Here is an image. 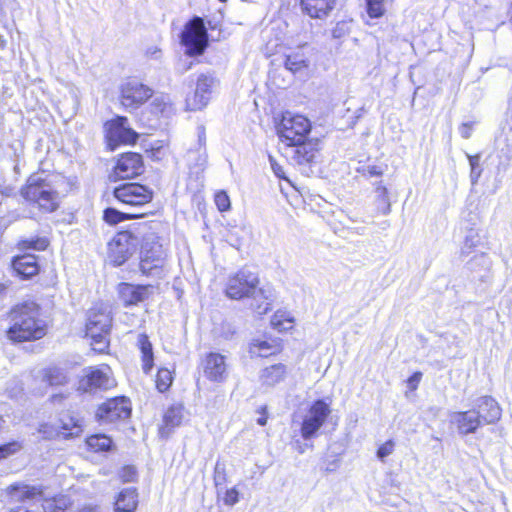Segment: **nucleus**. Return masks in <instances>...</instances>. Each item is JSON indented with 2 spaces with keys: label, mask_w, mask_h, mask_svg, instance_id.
I'll list each match as a JSON object with an SVG mask.
<instances>
[{
  "label": "nucleus",
  "mask_w": 512,
  "mask_h": 512,
  "mask_svg": "<svg viewBox=\"0 0 512 512\" xmlns=\"http://www.w3.org/2000/svg\"><path fill=\"white\" fill-rule=\"evenodd\" d=\"M451 423L456 425L458 433L463 436L474 434L478 428L483 426L481 420L477 418L475 411L471 409L463 412H454L451 415Z\"/></svg>",
  "instance_id": "nucleus-21"
},
{
  "label": "nucleus",
  "mask_w": 512,
  "mask_h": 512,
  "mask_svg": "<svg viewBox=\"0 0 512 512\" xmlns=\"http://www.w3.org/2000/svg\"><path fill=\"white\" fill-rule=\"evenodd\" d=\"M49 245V240L46 237L35 236L27 239H22L18 242L17 248L21 251L35 250L44 251Z\"/></svg>",
  "instance_id": "nucleus-30"
},
{
  "label": "nucleus",
  "mask_w": 512,
  "mask_h": 512,
  "mask_svg": "<svg viewBox=\"0 0 512 512\" xmlns=\"http://www.w3.org/2000/svg\"><path fill=\"white\" fill-rule=\"evenodd\" d=\"M172 383V374L170 370L161 368L157 372L156 376V387L159 392L163 393L167 391Z\"/></svg>",
  "instance_id": "nucleus-35"
},
{
  "label": "nucleus",
  "mask_w": 512,
  "mask_h": 512,
  "mask_svg": "<svg viewBox=\"0 0 512 512\" xmlns=\"http://www.w3.org/2000/svg\"><path fill=\"white\" fill-rule=\"evenodd\" d=\"M43 381L49 386H60L67 383V376L61 368L52 367L45 370Z\"/></svg>",
  "instance_id": "nucleus-32"
},
{
  "label": "nucleus",
  "mask_w": 512,
  "mask_h": 512,
  "mask_svg": "<svg viewBox=\"0 0 512 512\" xmlns=\"http://www.w3.org/2000/svg\"><path fill=\"white\" fill-rule=\"evenodd\" d=\"M258 276L247 268L240 269L234 276L230 277L226 286V295L235 300L245 297H252L255 300L258 296L269 299L265 288H257Z\"/></svg>",
  "instance_id": "nucleus-5"
},
{
  "label": "nucleus",
  "mask_w": 512,
  "mask_h": 512,
  "mask_svg": "<svg viewBox=\"0 0 512 512\" xmlns=\"http://www.w3.org/2000/svg\"><path fill=\"white\" fill-rule=\"evenodd\" d=\"M114 197L127 205L142 206L152 201L153 192L139 183H124L114 188Z\"/></svg>",
  "instance_id": "nucleus-13"
},
{
  "label": "nucleus",
  "mask_w": 512,
  "mask_h": 512,
  "mask_svg": "<svg viewBox=\"0 0 512 512\" xmlns=\"http://www.w3.org/2000/svg\"><path fill=\"white\" fill-rule=\"evenodd\" d=\"M267 423V416L263 415L257 419V424L264 426Z\"/></svg>",
  "instance_id": "nucleus-56"
},
{
  "label": "nucleus",
  "mask_w": 512,
  "mask_h": 512,
  "mask_svg": "<svg viewBox=\"0 0 512 512\" xmlns=\"http://www.w3.org/2000/svg\"><path fill=\"white\" fill-rule=\"evenodd\" d=\"M107 144L111 150H114L120 144H134L139 138V134L128 124V119L124 116L107 121L104 125Z\"/></svg>",
  "instance_id": "nucleus-9"
},
{
  "label": "nucleus",
  "mask_w": 512,
  "mask_h": 512,
  "mask_svg": "<svg viewBox=\"0 0 512 512\" xmlns=\"http://www.w3.org/2000/svg\"><path fill=\"white\" fill-rule=\"evenodd\" d=\"M272 324L278 329H288V327L284 326L283 323L277 319V316L272 320Z\"/></svg>",
  "instance_id": "nucleus-53"
},
{
  "label": "nucleus",
  "mask_w": 512,
  "mask_h": 512,
  "mask_svg": "<svg viewBox=\"0 0 512 512\" xmlns=\"http://www.w3.org/2000/svg\"><path fill=\"white\" fill-rule=\"evenodd\" d=\"M183 417V407L181 405L169 407L163 417L164 425L159 430L160 435L168 438L173 429L181 425Z\"/></svg>",
  "instance_id": "nucleus-24"
},
{
  "label": "nucleus",
  "mask_w": 512,
  "mask_h": 512,
  "mask_svg": "<svg viewBox=\"0 0 512 512\" xmlns=\"http://www.w3.org/2000/svg\"><path fill=\"white\" fill-rule=\"evenodd\" d=\"M373 185L377 210L383 215L389 214L391 211V203L387 187L383 185L382 181L375 182Z\"/></svg>",
  "instance_id": "nucleus-28"
},
{
  "label": "nucleus",
  "mask_w": 512,
  "mask_h": 512,
  "mask_svg": "<svg viewBox=\"0 0 512 512\" xmlns=\"http://www.w3.org/2000/svg\"><path fill=\"white\" fill-rule=\"evenodd\" d=\"M269 162L274 174L280 179H287L283 170V167L276 162V160L269 156Z\"/></svg>",
  "instance_id": "nucleus-47"
},
{
  "label": "nucleus",
  "mask_w": 512,
  "mask_h": 512,
  "mask_svg": "<svg viewBox=\"0 0 512 512\" xmlns=\"http://www.w3.org/2000/svg\"><path fill=\"white\" fill-rule=\"evenodd\" d=\"M83 512H99L97 507H86Z\"/></svg>",
  "instance_id": "nucleus-59"
},
{
  "label": "nucleus",
  "mask_w": 512,
  "mask_h": 512,
  "mask_svg": "<svg viewBox=\"0 0 512 512\" xmlns=\"http://www.w3.org/2000/svg\"><path fill=\"white\" fill-rule=\"evenodd\" d=\"M38 431L42 435L43 439H47V440L53 439V438L59 436V434H60L56 428H54L53 426H51L49 424L40 425Z\"/></svg>",
  "instance_id": "nucleus-44"
},
{
  "label": "nucleus",
  "mask_w": 512,
  "mask_h": 512,
  "mask_svg": "<svg viewBox=\"0 0 512 512\" xmlns=\"http://www.w3.org/2000/svg\"><path fill=\"white\" fill-rule=\"evenodd\" d=\"M132 408L130 400L125 397H115L102 403L96 412V417L103 423H114L126 420L131 416Z\"/></svg>",
  "instance_id": "nucleus-12"
},
{
  "label": "nucleus",
  "mask_w": 512,
  "mask_h": 512,
  "mask_svg": "<svg viewBox=\"0 0 512 512\" xmlns=\"http://www.w3.org/2000/svg\"><path fill=\"white\" fill-rule=\"evenodd\" d=\"M142 156L136 152L123 153L117 159L110 179L113 181L132 179L144 172Z\"/></svg>",
  "instance_id": "nucleus-14"
},
{
  "label": "nucleus",
  "mask_w": 512,
  "mask_h": 512,
  "mask_svg": "<svg viewBox=\"0 0 512 512\" xmlns=\"http://www.w3.org/2000/svg\"><path fill=\"white\" fill-rule=\"evenodd\" d=\"M344 26L345 25L343 23H338L335 26V28H333V30H332L333 38H341L345 34Z\"/></svg>",
  "instance_id": "nucleus-50"
},
{
  "label": "nucleus",
  "mask_w": 512,
  "mask_h": 512,
  "mask_svg": "<svg viewBox=\"0 0 512 512\" xmlns=\"http://www.w3.org/2000/svg\"><path fill=\"white\" fill-rule=\"evenodd\" d=\"M138 506L137 489L130 487L123 489L115 501V512H135Z\"/></svg>",
  "instance_id": "nucleus-25"
},
{
  "label": "nucleus",
  "mask_w": 512,
  "mask_h": 512,
  "mask_svg": "<svg viewBox=\"0 0 512 512\" xmlns=\"http://www.w3.org/2000/svg\"><path fill=\"white\" fill-rule=\"evenodd\" d=\"M285 375L286 366L282 363H278L264 368L261 371L260 379L264 385L275 386L285 378Z\"/></svg>",
  "instance_id": "nucleus-26"
},
{
  "label": "nucleus",
  "mask_w": 512,
  "mask_h": 512,
  "mask_svg": "<svg viewBox=\"0 0 512 512\" xmlns=\"http://www.w3.org/2000/svg\"><path fill=\"white\" fill-rule=\"evenodd\" d=\"M166 254L158 242H146L141 249L139 269L145 276L161 277Z\"/></svg>",
  "instance_id": "nucleus-8"
},
{
  "label": "nucleus",
  "mask_w": 512,
  "mask_h": 512,
  "mask_svg": "<svg viewBox=\"0 0 512 512\" xmlns=\"http://www.w3.org/2000/svg\"><path fill=\"white\" fill-rule=\"evenodd\" d=\"M138 344L142 353V369L144 373L148 374L154 365L152 344L145 334L139 335Z\"/></svg>",
  "instance_id": "nucleus-27"
},
{
  "label": "nucleus",
  "mask_w": 512,
  "mask_h": 512,
  "mask_svg": "<svg viewBox=\"0 0 512 512\" xmlns=\"http://www.w3.org/2000/svg\"><path fill=\"white\" fill-rule=\"evenodd\" d=\"M109 370V368L107 371L97 368L85 370V374L79 380L78 390L83 393L95 394L115 387L116 381Z\"/></svg>",
  "instance_id": "nucleus-11"
},
{
  "label": "nucleus",
  "mask_w": 512,
  "mask_h": 512,
  "mask_svg": "<svg viewBox=\"0 0 512 512\" xmlns=\"http://www.w3.org/2000/svg\"><path fill=\"white\" fill-rule=\"evenodd\" d=\"M473 245H474L473 241L469 237H466L464 246L461 249V253L462 254L469 253V249L472 248Z\"/></svg>",
  "instance_id": "nucleus-52"
},
{
  "label": "nucleus",
  "mask_w": 512,
  "mask_h": 512,
  "mask_svg": "<svg viewBox=\"0 0 512 512\" xmlns=\"http://www.w3.org/2000/svg\"><path fill=\"white\" fill-rule=\"evenodd\" d=\"M137 217H139L138 214H130V213H126V212H121L112 207H108L103 211V220L110 225H115L122 221L137 218Z\"/></svg>",
  "instance_id": "nucleus-31"
},
{
  "label": "nucleus",
  "mask_w": 512,
  "mask_h": 512,
  "mask_svg": "<svg viewBox=\"0 0 512 512\" xmlns=\"http://www.w3.org/2000/svg\"><path fill=\"white\" fill-rule=\"evenodd\" d=\"M152 105L155 106L156 108H158V107L160 108L161 103H158V99H154Z\"/></svg>",
  "instance_id": "nucleus-60"
},
{
  "label": "nucleus",
  "mask_w": 512,
  "mask_h": 512,
  "mask_svg": "<svg viewBox=\"0 0 512 512\" xmlns=\"http://www.w3.org/2000/svg\"><path fill=\"white\" fill-rule=\"evenodd\" d=\"M300 9L312 19L325 20L336 8L337 0H300Z\"/></svg>",
  "instance_id": "nucleus-20"
},
{
  "label": "nucleus",
  "mask_w": 512,
  "mask_h": 512,
  "mask_svg": "<svg viewBox=\"0 0 512 512\" xmlns=\"http://www.w3.org/2000/svg\"><path fill=\"white\" fill-rule=\"evenodd\" d=\"M7 493L14 502H25L42 496V488L23 483H15L7 487Z\"/></svg>",
  "instance_id": "nucleus-23"
},
{
  "label": "nucleus",
  "mask_w": 512,
  "mask_h": 512,
  "mask_svg": "<svg viewBox=\"0 0 512 512\" xmlns=\"http://www.w3.org/2000/svg\"><path fill=\"white\" fill-rule=\"evenodd\" d=\"M10 512H33L24 506H17L10 509Z\"/></svg>",
  "instance_id": "nucleus-54"
},
{
  "label": "nucleus",
  "mask_w": 512,
  "mask_h": 512,
  "mask_svg": "<svg viewBox=\"0 0 512 512\" xmlns=\"http://www.w3.org/2000/svg\"><path fill=\"white\" fill-rule=\"evenodd\" d=\"M10 322L7 336L14 342L38 340L46 334V324L39 318V306L34 302L16 305L10 312Z\"/></svg>",
  "instance_id": "nucleus-2"
},
{
  "label": "nucleus",
  "mask_w": 512,
  "mask_h": 512,
  "mask_svg": "<svg viewBox=\"0 0 512 512\" xmlns=\"http://www.w3.org/2000/svg\"><path fill=\"white\" fill-rule=\"evenodd\" d=\"M4 289H5V286H4L3 284H0V293H1L2 291H4Z\"/></svg>",
  "instance_id": "nucleus-63"
},
{
  "label": "nucleus",
  "mask_w": 512,
  "mask_h": 512,
  "mask_svg": "<svg viewBox=\"0 0 512 512\" xmlns=\"http://www.w3.org/2000/svg\"><path fill=\"white\" fill-rule=\"evenodd\" d=\"M310 131L311 123L306 117L290 113L283 115L277 126L281 141L290 148L287 155L296 165H311L318 160V141L307 140Z\"/></svg>",
  "instance_id": "nucleus-1"
},
{
  "label": "nucleus",
  "mask_w": 512,
  "mask_h": 512,
  "mask_svg": "<svg viewBox=\"0 0 512 512\" xmlns=\"http://www.w3.org/2000/svg\"><path fill=\"white\" fill-rule=\"evenodd\" d=\"M6 43H7L6 38L0 34V49L1 50L5 49Z\"/></svg>",
  "instance_id": "nucleus-57"
},
{
  "label": "nucleus",
  "mask_w": 512,
  "mask_h": 512,
  "mask_svg": "<svg viewBox=\"0 0 512 512\" xmlns=\"http://www.w3.org/2000/svg\"><path fill=\"white\" fill-rule=\"evenodd\" d=\"M226 482L225 465L217 462L214 469V483L218 487Z\"/></svg>",
  "instance_id": "nucleus-42"
},
{
  "label": "nucleus",
  "mask_w": 512,
  "mask_h": 512,
  "mask_svg": "<svg viewBox=\"0 0 512 512\" xmlns=\"http://www.w3.org/2000/svg\"><path fill=\"white\" fill-rule=\"evenodd\" d=\"M208 24H209V27H210L211 29H213V28H214V27H213V24H211V22H210V21L208 22Z\"/></svg>",
  "instance_id": "nucleus-64"
},
{
  "label": "nucleus",
  "mask_w": 512,
  "mask_h": 512,
  "mask_svg": "<svg viewBox=\"0 0 512 512\" xmlns=\"http://www.w3.org/2000/svg\"><path fill=\"white\" fill-rule=\"evenodd\" d=\"M22 449V444L18 441H12L3 445H0V460L6 459L11 455H14Z\"/></svg>",
  "instance_id": "nucleus-39"
},
{
  "label": "nucleus",
  "mask_w": 512,
  "mask_h": 512,
  "mask_svg": "<svg viewBox=\"0 0 512 512\" xmlns=\"http://www.w3.org/2000/svg\"><path fill=\"white\" fill-rule=\"evenodd\" d=\"M387 168V165H364L361 168H358L357 171L366 178H372V177H381L385 170Z\"/></svg>",
  "instance_id": "nucleus-37"
},
{
  "label": "nucleus",
  "mask_w": 512,
  "mask_h": 512,
  "mask_svg": "<svg viewBox=\"0 0 512 512\" xmlns=\"http://www.w3.org/2000/svg\"><path fill=\"white\" fill-rule=\"evenodd\" d=\"M11 267L17 277L22 280H28L38 275L40 266L38 257L35 254L24 253L12 258Z\"/></svg>",
  "instance_id": "nucleus-19"
},
{
  "label": "nucleus",
  "mask_w": 512,
  "mask_h": 512,
  "mask_svg": "<svg viewBox=\"0 0 512 512\" xmlns=\"http://www.w3.org/2000/svg\"><path fill=\"white\" fill-rule=\"evenodd\" d=\"M238 491L235 488L229 489L225 492L224 503L229 506H233L238 502Z\"/></svg>",
  "instance_id": "nucleus-46"
},
{
  "label": "nucleus",
  "mask_w": 512,
  "mask_h": 512,
  "mask_svg": "<svg viewBox=\"0 0 512 512\" xmlns=\"http://www.w3.org/2000/svg\"><path fill=\"white\" fill-rule=\"evenodd\" d=\"M330 404L326 399H318L312 403L301 425V435L305 440L317 435L331 413Z\"/></svg>",
  "instance_id": "nucleus-10"
},
{
  "label": "nucleus",
  "mask_w": 512,
  "mask_h": 512,
  "mask_svg": "<svg viewBox=\"0 0 512 512\" xmlns=\"http://www.w3.org/2000/svg\"><path fill=\"white\" fill-rule=\"evenodd\" d=\"M45 512H60L61 508L55 506L52 502H47L44 506Z\"/></svg>",
  "instance_id": "nucleus-51"
},
{
  "label": "nucleus",
  "mask_w": 512,
  "mask_h": 512,
  "mask_svg": "<svg viewBox=\"0 0 512 512\" xmlns=\"http://www.w3.org/2000/svg\"><path fill=\"white\" fill-rule=\"evenodd\" d=\"M216 80L211 75L201 74L196 82V89L192 95L186 98V108L189 111H197L204 108L212 93Z\"/></svg>",
  "instance_id": "nucleus-16"
},
{
  "label": "nucleus",
  "mask_w": 512,
  "mask_h": 512,
  "mask_svg": "<svg viewBox=\"0 0 512 512\" xmlns=\"http://www.w3.org/2000/svg\"><path fill=\"white\" fill-rule=\"evenodd\" d=\"M136 469L133 466H125L122 468L120 477L123 482H133L136 479Z\"/></svg>",
  "instance_id": "nucleus-45"
},
{
  "label": "nucleus",
  "mask_w": 512,
  "mask_h": 512,
  "mask_svg": "<svg viewBox=\"0 0 512 512\" xmlns=\"http://www.w3.org/2000/svg\"><path fill=\"white\" fill-rule=\"evenodd\" d=\"M366 2V10L371 18H379L384 12V0H365Z\"/></svg>",
  "instance_id": "nucleus-38"
},
{
  "label": "nucleus",
  "mask_w": 512,
  "mask_h": 512,
  "mask_svg": "<svg viewBox=\"0 0 512 512\" xmlns=\"http://www.w3.org/2000/svg\"><path fill=\"white\" fill-rule=\"evenodd\" d=\"M258 347H259L260 350L270 349V345L267 342H265V341L260 342L258 344Z\"/></svg>",
  "instance_id": "nucleus-58"
},
{
  "label": "nucleus",
  "mask_w": 512,
  "mask_h": 512,
  "mask_svg": "<svg viewBox=\"0 0 512 512\" xmlns=\"http://www.w3.org/2000/svg\"><path fill=\"white\" fill-rule=\"evenodd\" d=\"M152 96V90L138 82L130 80L121 87V104L126 109H137Z\"/></svg>",
  "instance_id": "nucleus-15"
},
{
  "label": "nucleus",
  "mask_w": 512,
  "mask_h": 512,
  "mask_svg": "<svg viewBox=\"0 0 512 512\" xmlns=\"http://www.w3.org/2000/svg\"><path fill=\"white\" fill-rule=\"evenodd\" d=\"M21 194L26 200L37 203L44 212L51 213L59 207L58 192L50 182L37 174L28 178Z\"/></svg>",
  "instance_id": "nucleus-4"
},
{
  "label": "nucleus",
  "mask_w": 512,
  "mask_h": 512,
  "mask_svg": "<svg viewBox=\"0 0 512 512\" xmlns=\"http://www.w3.org/2000/svg\"><path fill=\"white\" fill-rule=\"evenodd\" d=\"M215 204L221 212L228 211L230 209V198L225 191H220L215 195Z\"/></svg>",
  "instance_id": "nucleus-41"
},
{
  "label": "nucleus",
  "mask_w": 512,
  "mask_h": 512,
  "mask_svg": "<svg viewBox=\"0 0 512 512\" xmlns=\"http://www.w3.org/2000/svg\"><path fill=\"white\" fill-rule=\"evenodd\" d=\"M197 137H198V146H199V157L197 162L195 163L198 167H203L207 162V153H206V130L203 125H199L197 127Z\"/></svg>",
  "instance_id": "nucleus-34"
},
{
  "label": "nucleus",
  "mask_w": 512,
  "mask_h": 512,
  "mask_svg": "<svg viewBox=\"0 0 512 512\" xmlns=\"http://www.w3.org/2000/svg\"><path fill=\"white\" fill-rule=\"evenodd\" d=\"M298 451H299V453H301V454H302V453H304V449H303V447H302V446H299Z\"/></svg>",
  "instance_id": "nucleus-61"
},
{
  "label": "nucleus",
  "mask_w": 512,
  "mask_h": 512,
  "mask_svg": "<svg viewBox=\"0 0 512 512\" xmlns=\"http://www.w3.org/2000/svg\"><path fill=\"white\" fill-rule=\"evenodd\" d=\"M204 374L211 381H223L226 374L224 356L219 353H209L204 362Z\"/></svg>",
  "instance_id": "nucleus-22"
},
{
  "label": "nucleus",
  "mask_w": 512,
  "mask_h": 512,
  "mask_svg": "<svg viewBox=\"0 0 512 512\" xmlns=\"http://www.w3.org/2000/svg\"><path fill=\"white\" fill-rule=\"evenodd\" d=\"M395 443L393 440H388L384 444H382L377 450V457L384 461L386 457L391 455L394 451Z\"/></svg>",
  "instance_id": "nucleus-43"
},
{
  "label": "nucleus",
  "mask_w": 512,
  "mask_h": 512,
  "mask_svg": "<svg viewBox=\"0 0 512 512\" xmlns=\"http://www.w3.org/2000/svg\"><path fill=\"white\" fill-rule=\"evenodd\" d=\"M111 326L112 316L108 306L99 304L88 311L86 334L91 337L95 351L103 353L109 347Z\"/></svg>",
  "instance_id": "nucleus-3"
},
{
  "label": "nucleus",
  "mask_w": 512,
  "mask_h": 512,
  "mask_svg": "<svg viewBox=\"0 0 512 512\" xmlns=\"http://www.w3.org/2000/svg\"><path fill=\"white\" fill-rule=\"evenodd\" d=\"M266 294L270 296L268 300L260 296H258L256 300L253 298L251 306L258 315H264L271 310L272 293L270 290L266 289Z\"/></svg>",
  "instance_id": "nucleus-36"
},
{
  "label": "nucleus",
  "mask_w": 512,
  "mask_h": 512,
  "mask_svg": "<svg viewBox=\"0 0 512 512\" xmlns=\"http://www.w3.org/2000/svg\"><path fill=\"white\" fill-rule=\"evenodd\" d=\"M151 285H134L131 283H120L118 286L119 297L124 306L137 305L146 299L152 293Z\"/></svg>",
  "instance_id": "nucleus-18"
},
{
  "label": "nucleus",
  "mask_w": 512,
  "mask_h": 512,
  "mask_svg": "<svg viewBox=\"0 0 512 512\" xmlns=\"http://www.w3.org/2000/svg\"><path fill=\"white\" fill-rule=\"evenodd\" d=\"M471 410L475 411L477 418L484 425L493 424L501 418V408L497 401L490 396L478 398Z\"/></svg>",
  "instance_id": "nucleus-17"
},
{
  "label": "nucleus",
  "mask_w": 512,
  "mask_h": 512,
  "mask_svg": "<svg viewBox=\"0 0 512 512\" xmlns=\"http://www.w3.org/2000/svg\"><path fill=\"white\" fill-rule=\"evenodd\" d=\"M284 66L295 74L308 67V59L301 50L293 51L285 56Z\"/></svg>",
  "instance_id": "nucleus-29"
},
{
  "label": "nucleus",
  "mask_w": 512,
  "mask_h": 512,
  "mask_svg": "<svg viewBox=\"0 0 512 512\" xmlns=\"http://www.w3.org/2000/svg\"><path fill=\"white\" fill-rule=\"evenodd\" d=\"M472 132V124L471 123H463L459 127V133L464 139H468L471 136Z\"/></svg>",
  "instance_id": "nucleus-48"
},
{
  "label": "nucleus",
  "mask_w": 512,
  "mask_h": 512,
  "mask_svg": "<svg viewBox=\"0 0 512 512\" xmlns=\"http://www.w3.org/2000/svg\"><path fill=\"white\" fill-rule=\"evenodd\" d=\"M87 444L91 449H94L95 451L107 452L113 448L112 439L104 434L90 436L87 439Z\"/></svg>",
  "instance_id": "nucleus-33"
},
{
  "label": "nucleus",
  "mask_w": 512,
  "mask_h": 512,
  "mask_svg": "<svg viewBox=\"0 0 512 512\" xmlns=\"http://www.w3.org/2000/svg\"><path fill=\"white\" fill-rule=\"evenodd\" d=\"M139 236L132 231L118 232L108 244V259L113 266L123 265L137 250Z\"/></svg>",
  "instance_id": "nucleus-7"
},
{
  "label": "nucleus",
  "mask_w": 512,
  "mask_h": 512,
  "mask_svg": "<svg viewBox=\"0 0 512 512\" xmlns=\"http://www.w3.org/2000/svg\"><path fill=\"white\" fill-rule=\"evenodd\" d=\"M422 378V373L421 372H415L413 373L409 379H408V383H409V386L412 388V389H416L417 385L419 384L420 380Z\"/></svg>",
  "instance_id": "nucleus-49"
},
{
  "label": "nucleus",
  "mask_w": 512,
  "mask_h": 512,
  "mask_svg": "<svg viewBox=\"0 0 512 512\" xmlns=\"http://www.w3.org/2000/svg\"><path fill=\"white\" fill-rule=\"evenodd\" d=\"M63 398L64 397H63L62 394H55V395L51 396V402L52 403H58V402L62 401Z\"/></svg>",
  "instance_id": "nucleus-55"
},
{
  "label": "nucleus",
  "mask_w": 512,
  "mask_h": 512,
  "mask_svg": "<svg viewBox=\"0 0 512 512\" xmlns=\"http://www.w3.org/2000/svg\"><path fill=\"white\" fill-rule=\"evenodd\" d=\"M180 43L189 56H199L205 52L208 47V32L203 18L194 16L185 24Z\"/></svg>",
  "instance_id": "nucleus-6"
},
{
  "label": "nucleus",
  "mask_w": 512,
  "mask_h": 512,
  "mask_svg": "<svg viewBox=\"0 0 512 512\" xmlns=\"http://www.w3.org/2000/svg\"><path fill=\"white\" fill-rule=\"evenodd\" d=\"M162 106H165V103H162V104H161V106H160V108L158 107V108H156V109L162 112V111H163Z\"/></svg>",
  "instance_id": "nucleus-62"
},
{
  "label": "nucleus",
  "mask_w": 512,
  "mask_h": 512,
  "mask_svg": "<svg viewBox=\"0 0 512 512\" xmlns=\"http://www.w3.org/2000/svg\"><path fill=\"white\" fill-rule=\"evenodd\" d=\"M468 158H469V163L471 166V173H470L471 182H472V184H476L479 177L481 176V173H482V169L480 167V156L474 155V156H468Z\"/></svg>",
  "instance_id": "nucleus-40"
}]
</instances>
